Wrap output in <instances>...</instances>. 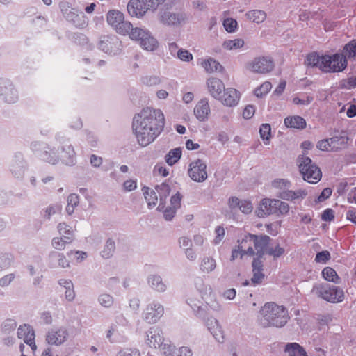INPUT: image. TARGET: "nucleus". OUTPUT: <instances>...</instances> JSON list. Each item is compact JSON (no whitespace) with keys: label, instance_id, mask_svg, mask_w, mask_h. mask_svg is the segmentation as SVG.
<instances>
[{"label":"nucleus","instance_id":"nucleus-49","mask_svg":"<svg viewBox=\"0 0 356 356\" xmlns=\"http://www.w3.org/2000/svg\"><path fill=\"white\" fill-rule=\"evenodd\" d=\"M270 186L273 188L285 191V188H289L291 186V182L286 179L277 178L271 181Z\"/></svg>","mask_w":356,"mask_h":356},{"label":"nucleus","instance_id":"nucleus-40","mask_svg":"<svg viewBox=\"0 0 356 356\" xmlns=\"http://www.w3.org/2000/svg\"><path fill=\"white\" fill-rule=\"evenodd\" d=\"M342 51L346 56L347 60L356 59V39H353L346 44Z\"/></svg>","mask_w":356,"mask_h":356},{"label":"nucleus","instance_id":"nucleus-1","mask_svg":"<svg viewBox=\"0 0 356 356\" xmlns=\"http://www.w3.org/2000/svg\"><path fill=\"white\" fill-rule=\"evenodd\" d=\"M165 125V115L161 109L146 107L134 116L131 127L137 143L145 147L163 133Z\"/></svg>","mask_w":356,"mask_h":356},{"label":"nucleus","instance_id":"nucleus-32","mask_svg":"<svg viewBox=\"0 0 356 356\" xmlns=\"http://www.w3.org/2000/svg\"><path fill=\"white\" fill-rule=\"evenodd\" d=\"M252 271L253 276L251 282L254 284H257L261 282L264 277L263 273V264L259 259L254 258L252 261Z\"/></svg>","mask_w":356,"mask_h":356},{"label":"nucleus","instance_id":"nucleus-34","mask_svg":"<svg viewBox=\"0 0 356 356\" xmlns=\"http://www.w3.org/2000/svg\"><path fill=\"white\" fill-rule=\"evenodd\" d=\"M259 137L264 145H269L273 137L271 125L268 123H263L259 129Z\"/></svg>","mask_w":356,"mask_h":356},{"label":"nucleus","instance_id":"nucleus-37","mask_svg":"<svg viewBox=\"0 0 356 356\" xmlns=\"http://www.w3.org/2000/svg\"><path fill=\"white\" fill-rule=\"evenodd\" d=\"M202 298L204 299L207 306L211 309L215 311L220 309V305L217 300L216 295L210 287L209 288V293L203 295Z\"/></svg>","mask_w":356,"mask_h":356},{"label":"nucleus","instance_id":"nucleus-61","mask_svg":"<svg viewBox=\"0 0 356 356\" xmlns=\"http://www.w3.org/2000/svg\"><path fill=\"white\" fill-rule=\"evenodd\" d=\"M330 259V254L328 251L325 250L318 252L315 257V261L318 264H324Z\"/></svg>","mask_w":356,"mask_h":356},{"label":"nucleus","instance_id":"nucleus-26","mask_svg":"<svg viewBox=\"0 0 356 356\" xmlns=\"http://www.w3.org/2000/svg\"><path fill=\"white\" fill-rule=\"evenodd\" d=\"M206 326L208 330L218 342H223L225 333L219 321L213 317L208 318L206 321Z\"/></svg>","mask_w":356,"mask_h":356},{"label":"nucleus","instance_id":"nucleus-58","mask_svg":"<svg viewBox=\"0 0 356 356\" xmlns=\"http://www.w3.org/2000/svg\"><path fill=\"white\" fill-rule=\"evenodd\" d=\"M13 261V257L8 254H0V270L7 268Z\"/></svg>","mask_w":356,"mask_h":356},{"label":"nucleus","instance_id":"nucleus-13","mask_svg":"<svg viewBox=\"0 0 356 356\" xmlns=\"http://www.w3.org/2000/svg\"><path fill=\"white\" fill-rule=\"evenodd\" d=\"M188 175L195 182H204L208 177L206 163L200 159L193 161L188 165Z\"/></svg>","mask_w":356,"mask_h":356},{"label":"nucleus","instance_id":"nucleus-16","mask_svg":"<svg viewBox=\"0 0 356 356\" xmlns=\"http://www.w3.org/2000/svg\"><path fill=\"white\" fill-rule=\"evenodd\" d=\"M68 332L64 327H54L49 330L45 337L46 342L51 346H60L67 339Z\"/></svg>","mask_w":356,"mask_h":356},{"label":"nucleus","instance_id":"nucleus-17","mask_svg":"<svg viewBox=\"0 0 356 356\" xmlns=\"http://www.w3.org/2000/svg\"><path fill=\"white\" fill-rule=\"evenodd\" d=\"M205 88L207 93L213 99L218 100L225 90V86L222 79L217 76H209L206 79Z\"/></svg>","mask_w":356,"mask_h":356},{"label":"nucleus","instance_id":"nucleus-52","mask_svg":"<svg viewBox=\"0 0 356 356\" xmlns=\"http://www.w3.org/2000/svg\"><path fill=\"white\" fill-rule=\"evenodd\" d=\"M67 255L72 261L76 263L83 261L87 257V253L83 251H70Z\"/></svg>","mask_w":356,"mask_h":356},{"label":"nucleus","instance_id":"nucleus-5","mask_svg":"<svg viewBox=\"0 0 356 356\" xmlns=\"http://www.w3.org/2000/svg\"><path fill=\"white\" fill-rule=\"evenodd\" d=\"M257 319L261 327H282L288 322L289 316L283 306L275 302H267L260 309Z\"/></svg>","mask_w":356,"mask_h":356},{"label":"nucleus","instance_id":"nucleus-6","mask_svg":"<svg viewBox=\"0 0 356 356\" xmlns=\"http://www.w3.org/2000/svg\"><path fill=\"white\" fill-rule=\"evenodd\" d=\"M289 211L290 206L288 203L278 199L264 197L258 202L254 213L258 218H264L273 214L284 216Z\"/></svg>","mask_w":356,"mask_h":356},{"label":"nucleus","instance_id":"nucleus-10","mask_svg":"<svg viewBox=\"0 0 356 356\" xmlns=\"http://www.w3.org/2000/svg\"><path fill=\"white\" fill-rule=\"evenodd\" d=\"M48 150L44 151L41 156L45 161L55 164L60 158L66 165H73L75 163V152L73 147L70 144L65 145L58 156L54 148L47 147Z\"/></svg>","mask_w":356,"mask_h":356},{"label":"nucleus","instance_id":"nucleus-12","mask_svg":"<svg viewBox=\"0 0 356 356\" xmlns=\"http://www.w3.org/2000/svg\"><path fill=\"white\" fill-rule=\"evenodd\" d=\"M106 22L116 33L122 35H128L134 29L130 22L125 20L123 13L118 10H111L106 13Z\"/></svg>","mask_w":356,"mask_h":356},{"label":"nucleus","instance_id":"nucleus-53","mask_svg":"<svg viewBox=\"0 0 356 356\" xmlns=\"http://www.w3.org/2000/svg\"><path fill=\"white\" fill-rule=\"evenodd\" d=\"M237 21L233 18H227L223 21V26L228 33H234L237 29Z\"/></svg>","mask_w":356,"mask_h":356},{"label":"nucleus","instance_id":"nucleus-18","mask_svg":"<svg viewBox=\"0 0 356 356\" xmlns=\"http://www.w3.org/2000/svg\"><path fill=\"white\" fill-rule=\"evenodd\" d=\"M17 334L19 339H22L30 346L34 353L37 350V346L35 342V332L33 328L26 324L20 325L17 329Z\"/></svg>","mask_w":356,"mask_h":356},{"label":"nucleus","instance_id":"nucleus-21","mask_svg":"<svg viewBox=\"0 0 356 356\" xmlns=\"http://www.w3.org/2000/svg\"><path fill=\"white\" fill-rule=\"evenodd\" d=\"M148 10L144 0H130L127 3V11L131 17L143 18Z\"/></svg>","mask_w":356,"mask_h":356},{"label":"nucleus","instance_id":"nucleus-63","mask_svg":"<svg viewBox=\"0 0 356 356\" xmlns=\"http://www.w3.org/2000/svg\"><path fill=\"white\" fill-rule=\"evenodd\" d=\"M331 140L333 143H337L343 147H346L348 144L349 138L346 134H343L332 138Z\"/></svg>","mask_w":356,"mask_h":356},{"label":"nucleus","instance_id":"nucleus-62","mask_svg":"<svg viewBox=\"0 0 356 356\" xmlns=\"http://www.w3.org/2000/svg\"><path fill=\"white\" fill-rule=\"evenodd\" d=\"M177 57L184 62H189L193 60V56L188 50L180 49L177 51Z\"/></svg>","mask_w":356,"mask_h":356},{"label":"nucleus","instance_id":"nucleus-7","mask_svg":"<svg viewBox=\"0 0 356 356\" xmlns=\"http://www.w3.org/2000/svg\"><path fill=\"white\" fill-rule=\"evenodd\" d=\"M298 166L302 179L309 184L318 183L321 177V169L312 162L309 157L300 155L298 158Z\"/></svg>","mask_w":356,"mask_h":356},{"label":"nucleus","instance_id":"nucleus-39","mask_svg":"<svg viewBox=\"0 0 356 356\" xmlns=\"http://www.w3.org/2000/svg\"><path fill=\"white\" fill-rule=\"evenodd\" d=\"M245 17L252 22L260 24L266 20V14L263 10H252L247 12Z\"/></svg>","mask_w":356,"mask_h":356},{"label":"nucleus","instance_id":"nucleus-8","mask_svg":"<svg viewBox=\"0 0 356 356\" xmlns=\"http://www.w3.org/2000/svg\"><path fill=\"white\" fill-rule=\"evenodd\" d=\"M312 293L325 301L331 303L341 302L345 298L342 289L322 283L316 284L312 288Z\"/></svg>","mask_w":356,"mask_h":356},{"label":"nucleus","instance_id":"nucleus-42","mask_svg":"<svg viewBox=\"0 0 356 356\" xmlns=\"http://www.w3.org/2000/svg\"><path fill=\"white\" fill-rule=\"evenodd\" d=\"M216 267V260L211 257H206L202 259L200 264V270L204 273H210Z\"/></svg>","mask_w":356,"mask_h":356},{"label":"nucleus","instance_id":"nucleus-36","mask_svg":"<svg viewBox=\"0 0 356 356\" xmlns=\"http://www.w3.org/2000/svg\"><path fill=\"white\" fill-rule=\"evenodd\" d=\"M321 275L323 278L327 282L334 284H339L341 282V279L337 273L331 267L324 268L321 272Z\"/></svg>","mask_w":356,"mask_h":356},{"label":"nucleus","instance_id":"nucleus-19","mask_svg":"<svg viewBox=\"0 0 356 356\" xmlns=\"http://www.w3.org/2000/svg\"><path fill=\"white\" fill-rule=\"evenodd\" d=\"M165 339L161 330L152 327L146 332L145 342L149 347L157 349Z\"/></svg>","mask_w":356,"mask_h":356},{"label":"nucleus","instance_id":"nucleus-28","mask_svg":"<svg viewBox=\"0 0 356 356\" xmlns=\"http://www.w3.org/2000/svg\"><path fill=\"white\" fill-rule=\"evenodd\" d=\"M142 191L145 197V200L149 209L155 207L159 202V192L157 190V185L154 188L149 187H143Z\"/></svg>","mask_w":356,"mask_h":356},{"label":"nucleus","instance_id":"nucleus-64","mask_svg":"<svg viewBox=\"0 0 356 356\" xmlns=\"http://www.w3.org/2000/svg\"><path fill=\"white\" fill-rule=\"evenodd\" d=\"M116 356H140V354L136 349H124L118 352Z\"/></svg>","mask_w":356,"mask_h":356},{"label":"nucleus","instance_id":"nucleus-11","mask_svg":"<svg viewBox=\"0 0 356 356\" xmlns=\"http://www.w3.org/2000/svg\"><path fill=\"white\" fill-rule=\"evenodd\" d=\"M275 62L270 56H259L254 57L245 64V70L252 74L266 75L275 69Z\"/></svg>","mask_w":356,"mask_h":356},{"label":"nucleus","instance_id":"nucleus-46","mask_svg":"<svg viewBox=\"0 0 356 356\" xmlns=\"http://www.w3.org/2000/svg\"><path fill=\"white\" fill-rule=\"evenodd\" d=\"M72 240L63 238L61 236H56L53 238L51 241L52 247L58 250H63L65 248L66 245L70 243Z\"/></svg>","mask_w":356,"mask_h":356},{"label":"nucleus","instance_id":"nucleus-47","mask_svg":"<svg viewBox=\"0 0 356 356\" xmlns=\"http://www.w3.org/2000/svg\"><path fill=\"white\" fill-rule=\"evenodd\" d=\"M157 349H159L161 354L164 356H172L175 353L174 346L172 345L170 341L166 339L163 341L161 346Z\"/></svg>","mask_w":356,"mask_h":356},{"label":"nucleus","instance_id":"nucleus-20","mask_svg":"<svg viewBox=\"0 0 356 356\" xmlns=\"http://www.w3.org/2000/svg\"><path fill=\"white\" fill-rule=\"evenodd\" d=\"M0 97L8 103H13L17 100V91L8 80L0 79Z\"/></svg>","mask_w":356,"mask_h":356},{"label":"nucleus","instance_id":"nucleus-30","mask_svg":"<svg viewBox=\"0 0 356 356\" xmlns=\"http://www.w3.org/2000/svg\"><path fill=\"white\" fill-rule=\"evenodd\" d=\"M245 45V40L241 38H233L227 39L222 43V47L227 51H242Z\"/></svg>","mask_w":356,"mask_h":356},{"label":"nucleus","instance_id":"nucleus-59","mask_svg":"<svg viewBox=\"0 0 356 356\" xmlns=\"http://www.w3.org/2000/svg\"><path fill=\"white\" fill-rule=\"evenodd\" d=\"M267 232L272 236H276L280 229L281 221H277L266 225Z\"/></svg>","mask_w":356,"mask_h":356},{"label":"nucleus","instance_id":"nucleus-27","mask_svg":"<svg viewBox=\"0 0 356 356\" xmlns=\"http://www.w3.org/2000/svg\"><path fill=\"white\" fill-rule=\"evenodd\" d=\"M307 195V191L305 189L300 188L296 191L293 190H285L279 193L278 197L282 200L296 202L301 201L305 198Z\"/></svg>","mask_w":356,"mask_h":356},{"label":"nucleus","instance_id":"nucleus-14","mask_svg":"<svg viewBox=\"0 0 356 356\" xmlns=\"http://www.w3.org/2000/svg\"><path fill=\"white\" fill-rule=\"evenodd\" d=\"M164 308L157 302L149 303L143 312V318L148 323H156L163 315Z\"/></svg>","mask_w":356,"mask_h":356},{"label":"nucleus","instance_id":"nucleus-9","mask_svg":"<svg viewBox=\"0 0 356 356\" xmlns=\"http://www.w3.org/2000/svg\"><path fill=\"white\" fill-rule=\"evenodd\" d=\"M129 38L147 51H154L159 47V42L152 33L143 28L135 27L129 33Z\"/></svg>","mask_w":356,"mask_h":356},{"label":"nucleus","instance_id":"nucleus-35","mask_svg":"<svg viewBox=\"0 0 356 356\" xmlns=\"http://www.w3.org/2000/svg\"><path fill=\"white\" fill-rule=\"evenodd\" d=\"M59 284L65 289V298L68 302H72L75 298L73 283L70 280L61 279L59 280Z\"/></svg>","mask_w":356,"mask_h":356},{"label":"nucleus","instance_id":"nucleus-60","mask_svg":"<svg viewBox=\"0 0 356 356\" xmlns=\"http://www.w3.org/2000/svg\"><path fill=\"white\" fill-rule=\"evenodd\" d=\"M332 143L331 138L321 140L317 143L316 147L321 151L328 152L331 149Z\"/></svg>","mask_w":356,"mask_h":356},{"label":"nucleus","instance_id":"nucleus-3","mask_svg":"<svg viewBox=\"0 0 356 356\" xmlns=\"http://www.w3.org/2000/svg\"><path fill=\"white\" fill-rule=\"evenodd\" d=\"M305 63L306 65L316 67L325 73L341 72L348 66V60L343 51L324 55L313 52L307 56Z\"/></svg>","mask_w":356,"mask_h":356},{"label":"nucleus","instance_id":"nucleus-44","mask_svg":"<svg viewBox=\"0 0 356 356\" xmlns=\"http://www.w3.org/2000/svg\"><path fill=\"white\" fill-rule=\"evenodd\" d=\"M272 89V84L270 81H264L254 90V95L258 98H262Z\"/></svg>","mask_w":356,"mask_h":356},{"label":"nucleus","instance_id":"nucleus-45","mask_svg":"<svg viewBox=\"0 0 356 356\" xmlns=\"http://www.w3.org/2000/svg\"><path fill=\"white\" fill-rule=\"evenodd\" d=\"M148 283L152 288L158 291H164L166 289L161 277L157 275H151L148 278Z\"/></svg>","mask_w":356,"mask_h":356},{"label":"nucleus","instance_id":"nucleus-22","mask_svg":"<svg viewBox=\"0 0 356 356\" xmlns=\"http://www.w3.org/2000/svg\"><path fill=\"white\" fill-rule=\"evenodd\" d=\"M99 47L101 50L108 54H115L118 52L120 43L115 36H104L101 38Z\"/></svg>","mask_w":356,"mask_h":356},{"label":"nucleus","instance_id":"nucleus-56","mask_svg":"<svg viewBox=\"0 0 356 356\" xmlns=\"http://www.w3.org/2000/svg\"><path fill=\"white\" fill-rule=\"evenodd\" d=\"M214 238L213 243L217 245L219 244L224 238L225 235V228L222 226H218L215 228L214 231Z\"/></svg>","mask_w":356,"mask_h":356},{"label":"nucleus","instance_id":"nucleus-25","mask_svg":"<svg viewBox=\"0 0 356 356\" xmlns=\"http://www.w3.org/2000/svg\"><path fill=\"white\" fill-rule=\"evenodd\" d=\"M160 23L165 26H175L181 23L183 17L167 10H161L158 13Z\"/></svg>","mask_w":356,"mask_h":356},{"label":"nucleus","instance_id":"nucleus-15","mask_svg":"<svg viewBox=\"0 0 356 356\" xmlns=\"http://www.w3.org/2000/svg\"><path fill=\"white\" fill-rule=\"evenodd\" d=\"M241 97V94L237 89L228 87L225 88L218 101L225 106L233 108L238 105Z\"/></svg>","mask_w":356,"mask_h":356},{"label":"nucleus","instance_id":"nucleus-41","mask_svg":"<svg viewBox=\"0 0 356 356\" xmlns=\"http://www.w3.org/2000/svg\"><path fill=\"white\" fill-rule=\"evenodd\" d=\"M58 232L61 237L72 240L74 235L73 229L65 222H60L57 226Z\"/></svg>","mask_w":356,"mask_h":356},{"label":"nucleus","instance_id":"nucleus-50","mask_svg":"<svg viewBox=\"0 0 356 356\" xmlns=\"http://www.w3.org/2000/svg\"><path fill=\"white\" fill-rule=\"evenodd\" d=\"M115 248V245L114 241L108 240L101 252L102 257L104 258H109L113 255Z\"/></svg>","mask_w":356,"mask_h":356},{"label":"nucleus","instance_id":"nucleus-24","mask_svg":"<svg viewBox=\"0 0 356 356\" xmlns=\"http://www.w3.org/2000/svg\"><path fill=\"white\" fill-rule=\"evenodd\" d=\"M211 113L209 101L207 98H202L195 104L193 113L200 122H205L209 119Z\"/></svg>","mask_w":356,"mask_h":356},{"label":"nucleus","instance_id":"nucleus-48","mask_svg":"<svg viewBox=\"0 0 356 356\" xmlns=\"http://www.w3.org/2000/svg\"><path fill=\"white\" fill-rule=\"evenodd\" d=\"M67 204L66 206V212L71 215L74 213V209L79 204V196L74 193L70 194L67 197Z\"/></svg>","mask_w":356,"mask_h":356},{"label":"nucleus","instance_id":"nucleus-29","mask_svg":"<svg viewBox=\"0 0 356 356\" xmlns=\"http://www.w3.org/2000/svg\"><path fill=\"white\" fill-rule=\"evenodd\" d=\"M284 124L286 128L292 129H304L307 126L306 120L298 115L286 116L284 119Z\"/></svg>","mask_w":356,"mask_h":356},{"label":"nucleus","instance_id":"nucleus-38","mask_svg":"<svg viewBox=\"0 0 356 356\" xmlns=\"http://www.w3.org/2000/svg\"><path fill=\"white\" fill-rule=\"evenodd\" d=\"M181 155V149L180 147H177L168 152L165 156V161L168 165L172 166L180 160Z\"/></svg>","mask_w":356,"mask_h":356},{"label":"nucleus","instance_id":"nucleus-2","mask_svg":"<svg viewBox=\"0 0 356 356\" xmlns=\"http://www.w3.org/2000/svg\"><path fill=\"white\" fill-rule=\"evenodd\" d=\"M270 240L268 236H257L250 234L244 236L243 238L238 240L233 248L231 261L254 255L258 257H263Z\"/></svg>","mask_w":356,"mask_h":356},{"label":"nucleus","instance_id":"nucleus-33","mask_svg":"<svg viewBox=\"0 0 356 356\" xmlns=\"http://www.w3.org/2000/svg\"><path fill=\"white\" fill-rule=\"evenodd\" d=\"M201 66L207 72L212 73L215 72H221L223 71V66L216 60L209 58L201 61Z\"/></svg>","mask_w":356,"mask_h":356},{"label":"nucleus","instance_id":"nucleus-51","mask_svg":"<svg viewBox=\"0 0 356 356\" xmlns=\"http://www.w3.org/2000/svg\"><path fill=\"white\" fill-rule=\"evenodd\" d=\"M285 252L284 248L280 246V245H276L275 246L269 248L266 250V253L273 257L274 259L279 258L282 257Z\"/></svg>","mask_w":356,"mask_h":356},{"label":"nucleus","instance_id":"nucleus-31","mask_svg":"<svg viewBox=\"0 0 356 356\" xmlns=\"http://www.w3.org/2000/svg\"><path fill=\"white\" fill-rule=\"evenodd\" d=\"M284 351L286 356H308L305 348L296 342L286 343Z\"/></svg>","mask_w":356,"mask_h":356},{"label":"nucleus","instance_id":"nucleus-54","mask_svg":"<svg viewBox=\"0 0 356 356\" xmlns=\"http://www.w3.org/2000/svg\"><path fill=\"white\" fill-rule=\"evenodd\" d=\"M98 301L104 307H110L113 304V298L111 296L103 293L99 296Z\"/></svg>","mask_w":356,"mask_h":356},{"label":"nucleus","instance_id":"nucleus-57","mask_svg":"<svg viewBox=\"0 0 356 356\" xmlns=\"http://www.w3.org/2000/svg\"><path fill=\"white\" fill-rule=\"evenodd\" d=\"M255 111L256 108L252 104L246 105L242 111V117L245 120H250L254 115Z\"/></svg>","mask_w":356,"mask_h":356},{"label":"nucleus","instance_id":"nucleus-23","mask_svg":"<svg viewBox=\"0 0 356 356\" xmlns=\"http://www.w3.org/2000/svg\"><path fill=\"white\" fill-rule=\"evenodd\" d=\"M227 204L230 209L238 208L244 214H250L253 211V204L251 200L248 199H239L236 197H231L228 199Z\"/></svg>","mask_w":356,"mask_h":356},{"label":"nucleus","instance_id":"nucleus-43","mask_svg":"<svg viewBox=\"0 0 356 356\" xmlns=\"http://www.w3.org/2000/svg\"><path fill=\"white\" fill-rule=\"evenodd\" d=\"M314 100V97L308 94L302 93L297 95L292 99V102L295 105L307 106Z\"/></svg>","mask_w":356,"mask_h":356},{"label":"nucleus","instance_id":"nucleus-55","mask_svg":"<svg viewBox=\"0 0 356 356\" xmlns=\"http://www.w3.org/2000/svg\"><path fill=\"white\" fill-rule=\"evenodd\" d=\"M154 174L162 177H166L169 175V170L163 163H157L153 170Z\"/></svg>","mask_w":356,"mask_h":356},{"label":"nucleus","instance_id":"nucleus-4","mask_svg":"<svg viewBox=\"0 0 356 356\" xmlns=\"http://www.w3.org/2000/svg\"><path fill=\"white\" fill-rule=\"evenodd\" d=\"M159 202L156 209L161 212L166 220H172L181 206L182 195L179 191H172V187L163 182L157 185Z\"/></svg>","mask_w":356,"mask_h":356}]
</instances>
